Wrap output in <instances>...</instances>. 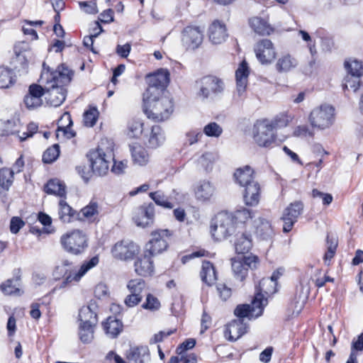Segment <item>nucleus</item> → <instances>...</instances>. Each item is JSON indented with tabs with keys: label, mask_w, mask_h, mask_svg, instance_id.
Masks as SVG:
<instances>
[{
	"label": "nucleus",
	"mask_w": 363,
	"mask_h": 363,
	"mask_svg": "<svg viewBox=\"0 0 363 363\" xmlns=\"http://www.w3.org/2000/svg\"><path fill=\"white\" fill-rule=\"evenodd\" d=\"M40 82L44 85V96L47 104L57 107L65 100L67 91L65 86L72 79L73 72L63 65L55 71H50L45 63L43 65Z\"/></svg>",
	"instance_id": "nucleus-1"
},
{
	"label": "nucleus",
	"mask_w": 363,
	"mask_h": 363,
	"mask_svg": "<svg viewBox=\"0 0 363 363\" xmlns=\"http://www.w3.org/2000/svg\"><path fill=\"white\" fill-rule=\"evenodd\" d=\"M277 291V282L270 278H263L255 286L254 298L250 304H240L234 310L237 318H258L262 315L269 298Z\"/></svg>",
	"instance_id": "nucleus-2"
},
{
	"label": "nucleus",
	"mask_w": 363,
	"mask_h": 363,
	"mask_svg": "<svg viewBox=\"0 0 363 363\" xmlns=\"http://www.w3.org/2000/svg\"><path fill=\"white\" fill-rule=\"evenodd\" d=\"M289 119L281 116L273 121L268 119L257 120L253 125L252 136L253 141L260 147H269L276 141L274 130L277 127L286 126Z\"/></svg>",
	"instance_id": "nucleus-3"
},
{
	"label": "nucleus",
	"mask_w": 363,
	"mask_h": 363,
	"mask_svg": "<svg viewBox=\"0 0 363 363\" xmlns=\"http://www.w3.org/2000/svg\"><path fill=\"white\" fill-rule=\"evenodd\" d=\"M113 143L111 140H102L95 150L89 151L87 157L93 172L97 175H105L111 160H113Z\"/></svg>",
	"instance_id": "nucleus-4"
},
{
	"label": "nucleus",
	"mask_w": 363,
	"mask_h": 363,
	"mask_svg": "<svg viewBox=\"0 0 363 363\" xmlns=\"http://www.w3.org/2000/svg\"><path fill=\"white\" fill-rule=\"evenodd\" d=\"M144 112L148 118L155 121H163L169 118L173 112L172 100L168 97L155 99L151 95L143 96Z\"/></svg>",
	"instance_id": "nucleus-5"
},
{
	"label": "nucleus",
	"mask_w": 363,
	"mask_h": 363,
	"mask_svg": "<svg viewBox=\"0 0 363 363\" xmlns=\"http://www.w3.org/2000/svg\"><path fill=\"white\" fill-rule=\"evenodd\" d=\"M311 292V276L305 274L297 287L296 294L293 300L288 305L286 313L289 317L298 316L303 309Z\"/></svg>",
	"instance_id": "nucleus-6"
},
{
	"label": "nucleus",
	"mask_w": 363,
	"mask_h": 363,
	"mask_svg": "<svg viewBox=\"0 0 363 363\" xmlns=\"http://www.w3.org/2000/svg\"><path fill=\"white\" fill-rule=\"evenodd\" d=\"M60 242L66 251L74 255L82 253L87 247L86 236L79 230H74L63 235Z\"/></svg>",
	"instance_id": "nucleus-7"
},
{
	"label": "nucleus",
	"mask_w": 363,
	"mask_h": 363,
	"mask_svg": "<svg viewBox=\"0 0 363 363\" xmlns=\"http://www.w3.org/2000/svg\"><path fill=\"white\" fill-rule=\"evenodd\" d=\"M235 226L233 223V218L228 213H219L216 217L215 223L211 226V233L213 238L220 240L235 233Z\"/></svg>",
	"instance_id": "nucleus-8"
},
{
	"label": "nucleus",
	"mask_w": 363,
	"mask_h": 363,
	"mask_svg": "<svg viewBox=\"0 0 363 363\" xmlns=\"http://www.w3.org/2000/svg\"><path fill=\"white\" fill-rule=\"evenodd\" d=\"M172 233L167 229H160L152 232L151 238L145 245V251L150 255L155 256L168 247V242Z\"/></svg>",
	"instance_id": "nucleus-9"
},
{
	"label": "nucleus",
	"mask_w": 363,
	"mask_h": 363,
	"mask_svg": "<svg viewBox=\"0 0 363 363\" xmlns=\"http://www.w3.org/2000/svg\"><path fill=\"white\" fill-rule=\"evenodd\" d=\"M335 109L329 105H321L310 113L309 121L314 128L325 129L330 127L334 121Z\"/></svg>",
	"instance_id": "nucleus-10"
},
{
	"label": "nucleus",
	"mask_w": 363,
	"mask_h": 363,
	"mask_svg": "<svg viewBox=\"0 0 363 363\" xmlns=\"http://www.w3.org/2000/svg\"><path fill=\"white\" fill-rule=\"evenodd\" d=\"M199 89L196 93L197 98L205 100L211 95H218L224 89L223 81L215 76H206L197 82Z\"/></svg>",
	"instance_id": "nucleus-11"
},
{
	"label": "nucleus",
	"mask_w": 363,
	"mask_h": 363,
	"mask_svg": "<svg viewBox=\"0 0 363 363\" xmlns=\"http://www.w3.org/2000/svg\"><path fill=\"white\" fill-rule=\"evenodd\" d=\"M254 50L257 59L262 65L271 64L277 55L274 44L268 39L258 41L255 45Z\"/></svg>",
	"instance_id": "nucleus-12"
},
{
	"label": "nucleus",
	"mask_w": 363,
	"mask_h": 363,
	"mask_svg": "<svg viewBox=\"0 0 363 363\" xmlns=\"http://www.w3.org/2000/svg\"><path fill=\"white\" fill-rule=\"evenodd\" d=\"M169 82V72L167 69H160L154 74L148 75L149 88L144 95L159 94L160 89H164Z\"/></svg>",
	"instance_id": "nucleus-13"
},
{
	"label": "nucleus",
	"mask_w": 363,
	"mask_h": 363,
	"mask_svg": "<svg viewBox=\"0 0 363 363\" xmlns=\"http://www.w3.org/2000/svg\"><path fill=\"white\" fill-rule=\"evenodd\" d=\"M138 252V246L130 241L118 242L111 249L113 257L119 260L132 259Z\"/></svg>",
	"instance_id": "nucleus-14"
},
{
	"label": "nucleus",
	"mask_w": 363,
	"mask_h": 363,
	"mask_svg": "<svg viewBox=\"0 0 363 363\" xmlns=\"http://www.w3.org/2000/svg\"><path fill=\"white\" fill-rule=\"evenodd\" d=\"M182 41L186 50H194L202 43V31L197 26H187L182 31Z\"/></svg>",
	"instance_id": "nucleus-15"
},
{
	"label": "nucleus",
	"mask_w": 363,
	"mask_h": 363,
	"mask_svg": "<svg viewBox=\"0 0 363 363\" xmlns=\"http://www.w3.org/2000/svg\"><path fill=\"white\" fill-rule=\"evenodd\" d=\"M303 205L301 201H294L287 206L283 213L281 219L284 224L283 230L285 233L289 232L296 222L298 216L302 213Z\"/></svg>",
	"instance_id": "nucleus-16"
},
{
	"label": "nucleus",
	"mask_w": 363,
	"mask_h": 363,
	"mask_svg": "<svg viewBox=\"0 0 363 363\" xmlns=\"http://www.w3.org/2000/svg\"><path fill=\"white\" fill-rule=\"evenodd\" d=\"M155 207L152 203L143 204L134 212L133 220L138 226L146 227L152 223Z\"/></svg>",
	"instance_id": "nucleus-17"
},
{
	"label": "nucleus",
	"mask_w": 363,
	"mask_h": 363,
	"mask_svg": "<svg viewBox=\"0 0 363 363\" xmlns=\"http://www.w3.org/2000/svg\"><path fill=\"white\" fill-rule=\"evenodd\" d=\"M245 319H233L225 325L224 336L230 341H235L247 333Z\"/></svg>",
	"instance_id": "nucleus-18"
},
{
	"label": "nucleus",
	"mask_w": 363,
	"mask_h": 363,
	"mask_svg": "<svg viewBox=\"0 0 363 363\" xmlns=\"http://www.w3.org/2000/svg\"><path fill=\"white\" fill-rule=\"evenodd\" d=\"M249 74L250 70L247 63L244 60L240 64L235 72L236 94L240 99L245 96Z\"/></svg>",
	"instance_id": "nucleus-19"
},
{
	"label": "nucleus",
	"mask_w": 363,
	"mask_h": 363,
	"mask_svg": "<svg viewBox=\"0 0 363 363\" xmlns=\"http://www.w3.org/2000/svg\"><path fill=\"white\" fill-rule=\"evenodd\" d=\"M208 34L210 41L215 45L223 43L228 37L225 24L219 20H215L211 23L208 27Z\"/></svg>",
	"instance_id": "nucleus-20"
},
{
	"label": "nucleus",
	"mask_w": 363,
	"mask_h": 363,
	"mask_svg": "<svg viewBox=\"0 0 363 363\" xmlns=\"http://www.w3.org/2000/svg\"><path fill=\"white\" fill-rule=\"evenodd\" d=\"M21 271L20 269H15L13 272V278L3 282L0 285V289L6 295H21Z\"/></svg>",
	"instance_id": "nucleus-21"
},
{
	"label": "nucleus",
	"mask_w": 363,
	"mask_h": 363,
	"mask_svg": "<svg viewBox=\"0 0 363 363\" xmlns=\"http://www.w3.org/2000/svg\"><path fill=\"white\" fill-rule=\"evenodd\" d=\"M253 228L255 234L262 240H270L274 234L271 221L262 216L253 221Z\"/></svg>",
	"instance_id": "nucleus-22"
},
{
	"label": "nucleus",
	"mask_w": 363,
	"mask_h": 363,
	"mask_svg": "<svg viewBox=\"0 0 363 363\" xmlns=\"http://www.w3.org/2000/svg\"><path fill=\"white\" fill-rule=\"evenodd\" d=\"M44 96L43 88L38 84H31L28 93L24 97V103L28 109L40 106L43 104L42 97Z\"/></svg>",
	"instance_id": "nucleus-23"
},
{
	"label": "nucleus",
	"mask_w": 363,
	"mask_h": 363,
	"mask_svg": "<svg viewBox=\"0 0 363 363\" xmlns=\"http://www.w3.org/2000/svg\"><path fill=\"white\" fill-rule=\"evenodd\" d=\"M152 255L144 251V255L138 257L134 262L135 273L141 277L152 276L154 273V264L151 259Z\"/></svg>",
	"instance_id": "nucleus-24"
},
{
	"label": "nucleus",
	"mask_w": 363,
	"mask_h": 363,
	"mask_svg": "<svg viewBox=\"0 0 363 363\" xmlns=\"http://www.w3.org/2000/svg\"><path fill=\"white\" fill-rule=\"evenodd\" d=\"M99 259L97 256H94L89 261L84 262L78 272L69 273V275L67 276L66 279L63 281L61 287H65L67 284L72 281H79L89 270L96 267L99 264Z\"/></svg>",
	"instance_id": "nucleus-25"
},
{
	"label": "nucleus",
	"mask_w": 363,
	"mask_h": 363,
	"mask_svg": "<svg viewBox=\"0 0 363 363\" xmlns=\"http://www.w3.org/2000/svg\"><path fill=\"white\" fill-rule=\"evenodd\" d=\"M126 359L133 363H149L150 356L147 346L131 347L125 353Z\"/></svg>",
	"instance_id": "nucleus-26"
},
{
	"label": "nucleus",
	"mask_w": 363,
	"mask_h": 363,
	"mask_svg": "<svg viewBox=\"0 0 363 363\" xmlns=\"http://www.w3.org/2000/svg\"><path fill=\"white\" fill-rule=\"evenodd\" d=\"M79 337L80 340L84 343H90L94 339V328L97 324V319L94 321L90 320L79 319Z\"/></svg>",
	"instance_id": "nucleus-27"
},
{
	"label": "nucleus",
	"mask_w": 363,
	"mask_h": 363,
	"mask_svg": "<svg viewBox=\"0 0 363 363\" xmlns=\"http://www.w3.org/2000/svg\"><path fill=\"white\" fill-rule=\"evenodd\" d=\"M243 195L245 203L247 206H255L260 199L261 189L259 184L256 181L246 186Z\"/></svg>",
	"instance_id": "nucleus-28"
},
{
	"label": "nucleus",
	"mask_w": 363,
	"mask_h": 363,
	"mask_svg": "<svg viewBox=\"0 0 363 363\" xmlns=\"http://www.w3.org/2000/svg\"><path fill=\"white\" fill-rule=\"evenodd\" d=\"M215 186L208 181H201L196 184L194 194L196 199L201 201H209L215 194Z\"/></svg>",
	"instance_id": "nucleus-29"
},
{
	"label": "nucleus",
	"mask_w": 363,
	"mask_h": 363,
	"mask_svg": "<svg viewBox=\"0 0 363 363\" xmlns=\"http://www.w3.org/2000/svg\"><path fill=\"white\" fill-rule=\"evenodd\" d=\"M252 246V237L241 230H238L235 234V249L238 254L248 252Z\"/></svg>",
	"instance_id": "nucleus-30"
},
{
	"label": "nucleus",
	"mask_w": 363,
	"mask_h": 363,
	"mask_svg": "<svg viewBox=\"0 0 363 363\" xmlns=\"http://www.w3.org/2000/svg\"><path fill=\"white\" fill-rule=\"evenodd\" d=\"M235 182L240 186L245 187L255 182L254 170L248 165L238 168L234 173Z\"/></svg>",
	"instance_id": "nucleus-31"
},
{
	"label": "nucleus",
	"mask_w": 363,
	"mask_h": 363,
	"mask_svg": "<svg viewBox=\"0 0 363 363\" xmlns=\"http://www.w3.org/2000/svg\"><path fill=\"white\" fill-rule=\"evenodd\" d=\"M298 60L291 55L286 53L279 57L275 68L279 73H286L296 68Z\"/></svg>",
	"instance_id": "nucleus-32"
},
{
	"label": "nucleus",
	"mask_w": 363,
	"mask_h": 363,
	"mask_svg": "<svg viewBox=\"0 0 363 363\" xmlns=\"http://www.w3.org/2000/svg\"><path fill=\"white\" fill-rule=\"evenodd\" d=\"M72 125L71 116L68 113H64L58 121L57 137L59 138L62 135L67 139L74 138L76 133L72 130Z\"/></svg>",
	"instance_id": "nucleus-33"
},
{
	"label": "nucleus",
	"mask_w": 363,
	"mask_h": 363,
	"mask_svg": "<svg viewBox=\"0 0 363 363\" xmlns=\"http://www.w3.org/2000/svg\"><path fill=\"white\" fill-rule=\"evenodd\" d=\"M58 216L63 223H71L77 219L79 213L74 210L64 199L59 201Z\"/></svg>",
	"instance_id": "nucleus-34"
},
{
	"label": "nucleus",
	"mask_w": 363,
	"mask_h": 363,
	"mask_svg": "<svg viewBox=\"0 0 363 363\" xmlns=\"http://www.w3.org/2000/svg\"><path fill=\"white\" fill-rule=\"evenodd\" d=\"M201 281L207 286L213 285L217 280V273L213 264L209 261L202 262L200 272Z\"/></svg>",
	"instance_id": "nucleus-35"
},
{
	"label": "nucleus",
	"mask_w": 363,
	"mask_h": 363,
	"mask_svg": "<svg viewBox=\"0 0 363 363\" xmlns=\"http://www.w3.org/2000/svg\"><path fill=\"white\" fill-rule=\"evenodd\" d=\"M130 151L133 162L140 166H144L149 161V155L147 150L138 143L130 145Z\"/></svg>",
	"instance_id": "nucleus-36"
},
{
	"label": "nucleus",
	"mask_w": 363,
	"mask_h": 363,
	"mask_svg": "<svg viewBox=\"0 0 363 363\" xmlns=\"http://www.w3.org/2000/svg\"><path fill=\"white\" fill-rule=\"evenodd\" d=\"M250 28L258 35H269L273 33V28L267 21L259 17H252L249 21Z\"/></svg>",
	"instance_id": "nucleus-37"
},
{
	"label": "nucleus",
	"mask_w": 363,
	"mask_h": 363,
	"mask_svg": "<svg viewBox=\"0 0 363 363\" xmlns=\"http://www.w3.org/2000/svg\"><path fill=\"white\" fill-rule=\"evenodd\" d=\"M102 325L106 334L111 338L117 337L123 329L121 319H106Z\"/></svg>",
	"instance_id": "nucleus-38"
},
{
	"label": "nucleus",
	"mask_w": 363,
	"mask_h": 363,
	"mask_svg": "<svg viewBox=\"0 0 363 363\" xmlns=\"http://www.w3.org/2000/svg\"><path fill=\"white\" fill-rule=\"evenodd\" d=\"M44 190L48 194H53L60 197H64L66 195L65 184L57 179L49 180L44 187Z\"/></svg>",
	"instance_id": "nucleus-39"
},
{
	"label": "nucleus",
	"mask_w": 363,
	"mask_h": 363,
	"mask_svg": "<svg viewBox=\"0 0 363 363\" xmlns=\"http://www.w3.org/2000/svg\"><path fill=\"white\" fill-rule=\"evenodd\" d=\"M165 140L164 132L159 125H153L147 140L148 146L151 148H157Z\"/></svg>",
	"instance_id": "nucleus-40"
},
{
	"label": "nucleus",
	"mask_w": 363,
	"mask_h": 363,
	"mask_svg": "<svg viewBox=\"0 0 363 363\" xmlns=\"http://www.w3.org/2000/svg\"><path fill=\"white\" fill-rule=\"evenodd\" d=\"M252 211L245 208H241L236 210L233 214H230L233 218V223L235 229L242 228L249 219L252 218Z\"/></svg>",
	"instance_id": "nucleus-41"
},
{
	"label": "nucleus",
	"mask_w": 363,
	"mask_h": 363,
	"mask_svg": "<svg viewBox=\"0 0 363 363\" xmlns=\"http://www.w3.org/2000/svg\"><path fill=\"white\" fill-rule=\"evenodd\" d=\"M217 160L218 156L216 154L205 152L197 160V166L208 172L212 170L213 164Z\"/></svg>",
	"instance_id": "nucleus-42"
},
{
	"label": "nucleus",
	"mask_w": 363,
	"mask_h": 363,
	"mask_svg": "<svg viewBox=\"0 0 363 363\" xmlns=\"http://www.w3.org/2000/svg\"><path fill=\"white\" fill-rule=\"evenodd\" d=\"M231 262L234 277L235 279L242 281L248 274V268L245 265V262L241 259L233 258Z\"/></svg>",
	"instance_id": "nucleus-43"
},
{
	"label": "nucleus",
	"mask_w": 363,
	"mask_h": 363,
	"mask_svg": "<svg viewBox=\"0 0 363 363\" xmlns=\"http://www.w3.org/2000/svg\"><path fill=\"white\" fill-rule=\"evenodd\" d=\"M345 67L352 77H360L363 75V65L361 61L349 59L345 62Z\"/></svg>",
	"instance_id": "nucleus-44"
},
{
	"label": "nucleus",
	"mask_w": 363,
	"mask_h": 363,
	"mask_svg": "<svg viewBox=\"0 0 363 363\" xmlns=\"http://www.w3.org/2000/svg\"><path fill=\"white\" fill-rule=\"evenodd\" d=\"M13 180V170L9 168H2L0 169V186L8 190L11 186Z\"/></svg>",
	"instance_id": "nucleus-45"
},
{
	"label": "nucleus",
	"mask_w": 363,
	"mask_h": 363,
	"mask_svg": "<svg viewBox=\"0 0 363 363\" xmlns=\"http://www.w3.org/2000/svg\"><path fill=\"white\" fill-rule=\"evenodd\" d=\"M98 306L94 301H90L79 311V318H97Z\"/></svg>",
	"instance_id": "nucleus-46"
},
{
	"label": "nucleus",
	"mask_w": 363,
	"mask_h": 363,
	"mask_svg": "<svg viewBox=\"0 0 363 363\" xmlns=\"http://www.w3.org/2000/svg\"><path fill=\"white\" fill-rule=\"evenodd\" d=\"M150 197L157 205L163 208L171 209L174 207V205L169 201L168 198L160 191L151 192L150 194Z\"/></svg>",
	"instance_id": "nucleus-47"
},
{
	"label": "nucleus",
	"mask_w": 363,
	"mask_h": 363,
	"mask_svg": "<svg viewBox=\"0 0 363 363\" xmlns=\"http://www.w3.org/2000/svg\"><path fill=\"white\" fill-rule=\"evenodd\" d=\"M13 82L12 71L8 68L0 67V89L8 88Z\"/></svg>",
	"instance_id": "nucleus-48"
},
{
	"label": "nucleus",
	"mask_w": 363,
	"mask_h": 363,
	"mask_svg": "<svg viewBox=\"0 0 363 363\" xmlns=\"http://www.w3.org/2000/svg\"><path fill=\"white\" fill-rule=\"evenodd\" d=\"M128 135L133 138H138L143 130V123L140 119L131 120L128 126Z\"/></svg>",
	"instance_id": "nucleus-49"
},
{
	"label": "nucleus",
	"mask_w": 363,
	"mask_h": 363,
	"mask_svg": "<svg viewBox=\"0 0 363 363\" xmlns=\"http://www.w3.org/2000/svg\"><path fill=\"white\" fill-rule=\"evenodd\" d=\"M82 215L88 220H95L99 213V205L95 201H91L81 210Z\"/></svg>",
	"instance_id": "nucleus-50"
},
{
	"label": "nucleus",
	"mask_w": 363,
	"mask_h": 363,
	"mask_svg": "<svg viewBox=\"0 0 363 363\" xmlns=\"http://www.w3.org/2000/svg\"><path fill=\"white\" fill-rule=\"evenodd\" d=\"M60 155V146L55 144L48 148L43 155V161L45 163H52L57 160Z\"/></svg>",
	"instance_id": "nucleus-51"
},
{
	"label": "nucleus",
	"mask_w": 363,
	"mask_h": 363,
	"mask_svg": "<svg viewBox=\"0 0 363 363\" xmlns=\"http://www.w3.org/2000/svg\"><path fill=\"white\" fill-rule=\"evenodd\" d=\"M21 125L19 121L17 120H8L4 125L3 130V135H17L18 136Z\"/></svg>",
	"instance_id": "nucleus-52"
},
{
	"label": "nucleus",
	"mask_w": 363,
	"mask_h": 363,
	"mask_svg": "<svg viewBox=\"0 0 363 363\" xmlns=\"http://www.w3.org/2000/svg\"><path fill=\"white\" fill-rule=\"evenodd\" d=\"M203 133L208 137L218 138L223 133V128L216 122H211L203 128Z\"/></svg>",
	"instance_id": "nucleus-53"
},
{
	"label": "nucleus",
	"mask_w": 363,
	"mask_h": 363,
	"mask_svg": "<svg viewBox=\"0 0 363 363\" xmlns=\"http://www.w3.org/2000/svg\"><path fill=\"white\" fill-rule=\"evenodd\" d=\"M145 286V282L142 279H131L127 284L128 289L133 294H140Z\"/></svg>",
	"instance_id": "nucleus-54"
},
{
	"label": "nucleus",
	"mask_w": 363,
	"mask_h": 363,
	"mask_svg": "<svg viewBox=\"0 0 363 363\" xmlns=\"http://www.w3.org/2000/svg\"><path fill=\"white\" fill-rule=\"evenodd\" d=\"M298 35L301 36L302 40L307 43V47L312 56H314L317 53L316 45L315 40H313L309 33L305 30H300L298 31Z\"/></svg>",
	"instance_id": "nucleus-55"
},
{
	"label": "nucleus",
	"mask_w": 363,
	"mask_h": 363,
	"mask_svg": "<svg viewBox=\"0 0 363 363\" xmlns=\"http://www.w3.org/2000/svg\"><path fill=\"white\" fill-rule=\"evenodd\" d=\"M99 112L96 108H91L84 113V123L86 126L92 127L96 124Z\"/></svg>",
	"instance_id": "nucleus-56"
},
{
	"label": "nucleus",
	"mask_w": 363,
	"mask_h": 363,
	"mask_svg": "<svg viewBox=\"0 0 363 363\" xmlns=\"http://www.w3.org/2000/svg\"><path fill=\"white\" fill-rule=\"evenodd\" d=\"M78 4L80 9L86 13L95 14L98 13L96 0L80 1Z\"/></svg>",
	"instance_id": "nucleus-57"
},
{
	"label": "nucleus",
	"mask_w": 363,
	"mask_h": 363,
	"mask_svg": "<svg viewBox=\"0 0 363 363\" xmlns=\"http://www.w3.org/2000/svg\"><path fill=\"white\" fill-rule=\"evenodd\" d=\"M360 77H352L348 75L345 79V83L343 84V89H348L349 88L352 89L354 91H356L360 86Z\"/></svg>",
	"instance_id": "nucleus-58"
},
{
	"label": "nucleus",
	"mask_w": 363,
	"mask_h": 363,
	"mask_svg": "<svg viewBox=\"0 0 363 363\" xmlns=\"http://www.w3.org/2000/svg\"><path fill=\"white\" fill-rule=\"evenodd\" d=\"M160 307V302L155 296L148 294L146 301L143 304V308L150 311H157Z\"/></svg>",
	"instance_id": "nucleus-59"
},
{
	"label": "nucleus",
	"mask_w": 363,
	"mask_h": 363,
	"mask_svg": "<svg viewBox=\"0 0 363 363\" xmlns=\"http://www.w3.org/2000/svg\"><path fill=\"white\" fill-rule=\"evenodd\" d=\"M196 340L194 338H189L181 343L176 350L177 354H186V351L194 347Z\"/></svg>",
	"instance_id": "nucleus-60"
},
{
	"label": "nucleus",
	"mask_w": 363,
	"mask_h": 363,
	"mask_svg": "<svg viewBox=\"0 0 363 363\" xmlns=\"http://www.w3.org/2000/svg\"><path fill=\"white\" fill-rule=\"evenodd\" d=\"M94 296L99 299L106 298L109 296L108 287L104 283L98 284L94 289Z\"/></svg>",
	"instance_id": "nucleus-61"
},
{
	"label": "nucleus",
	"mask_w": 363,
	"mask_h": 363,
	"mask_svg": "<svg viewBox=\"0 0 363 363\" xmlns=\"http://www.w3.org/2000/svg\"><path fill=\"white\" fill-rule=\"evenodd\" d=\"M72 262H69L67 259L62 260L60 265H57L55 267L54 275L56 278H60L62 275H65L68 269H65L67 267H71Z\"/></svg>",
	"instance_id": "nucleus-62"
},
{
	"label": "nucleus",
	"mask_w": 363,
	"mask_h": 363,
	"mask_svg": "<svg viewBox=\"0 0 363 363\" xmlns=\"http://www.w3.org/2000/svg\"><path fill=\"white\" fill-rule=\"evenodd\" d=\"M25 225L24 221L19 217H13L10 223V230L16 234Z\"/></svg>",
	"instance_id": "nucleus-63"
},
{
	"label": "nucleus",
	"mask_w": 363,
	"mask_h": 363,
	"mask_svg": "<svg viewBox=\"0 0 363 363\" xmlns=\"http://www.w3.org/2000/svg\"><path fill=\"white\" fill-rule=\"evenodd\" d=\"M38 126L35 123H30L27 126V131L23 132L22 135H18L21 141L25 140L27 138L32 137L38 131Z\"/></svg>",
	"instance_id": "nucleus-64"
}]
</instances>
